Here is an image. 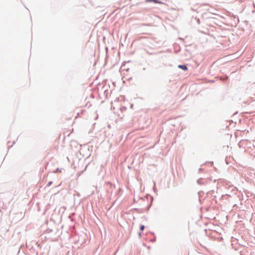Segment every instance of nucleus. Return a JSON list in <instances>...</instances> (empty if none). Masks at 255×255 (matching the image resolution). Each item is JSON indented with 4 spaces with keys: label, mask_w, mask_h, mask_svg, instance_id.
Instances as JSON below:
<instances>
[{
    "label": "nucleus",
    "mask_w": 255,
    "mask_h": 255,
    "mask_svg": "<svg viewBox=\"0 0 255 255\" xmlns=\"http://www.w3.org/2000/svg\"><path fill=\"white\" fill-rule=\"evenodd\" d=\"M107 185L109 186V187L107 189V192L110 194H112L113 192L114 189H115V187L110 182H108Z\"/></svg>",
    "instance_id": "1"
},
{
    "label": "nucleus",
    "mask_w": 255,
    "mask_h": 255,
    "mask_svg": "<svg viewBox=\"0 0 255 255\" xmlns=\"http://www.w3.org/2000/svg\"><path fill=\"white\" fill-rule=\"evenodd\" d=\"M207 195L213 198L216 197V193L214 190H211L207 192Z\"/></svg>",
    "instance_id": "2"
},
{
    "label": "nucleus",
    "mask_w": 255,
    "mask_h": 255,
    "mask_svg": "<svg viewBox=\"0 0 255 255\" xmlns=\"http://www.w3.org/2000/svg\"><path fill=\"white\" fill-rule=\"evenodd\" d=\"M178 68L181 69L184 71L188 70V67L186 65H178Z\"/></svg>",
    "instance_id": "3"
},
{
    "label": "nucleus",
    "mask_w": 255,
    "mask_h": 255,
    "mask_svg": "<svg viewBox=\"0 0 255 255\" xmlns=\"http://www.w3.org/2000/svg\"><path fill=\"white\" fill-rule=\"evenodd\" d=\"M146 2H153L154 3H161L158 0H145Z\"/></svg>",
    "instance_id": "4"
},
{
    "label": "nucleus",
    "mask_w": 255,
    "mask_h": 255,
    "mask_svg": "<svg viewBox=\"0 0 255 255\" xmlns=\"http://www.w3.org/2000/svg\"><path fill=\"white\" fill-rule=\"evenodd\" d=\"M56 230V229H55L54 231H53L52 229L48 228L46 230H45V233L47 234H50L51 233L53 232V231H55Z\"/></svg>",
    "instance_id": "5"
},
{
    "label": "nucleus",
    "mask_w": 255,
    "mask_h": 255,
    "mask_svg": "<svg viewBox=\"0 0 255 255\" xmlns=\"http://www.w3.org/2000/svg\"><path fill=\"white\" fill-rule=\"evenodd\" d=\"M203 179L202 178H199L198 180H197V183L199 185H203L204 184V182H202V181L203 180Z\"/></svg>",
    "instance_id": "6"
},
{
    "label": "nucleus",
    "mask_w": 255,
    "mask_h": 255,
    "mask_svg": "<svg viewBox=\"0 0 255 255\" xmlns=\"http://www.w3.org/2000/svg\"><path fill=\"white\" fill-rule=\"evenodd\" d=\"M201 193H202V191H200V192H198L199 201L200 203H201V204H202V200H201V199L200 198Z\"/></svg>",
    "instance_id": "7"
},
{
    "label": "nucleus",
    "mask_w": 255,
    "mask_h": 255,
    "mask_svg": "<svg viewBox=\"0 0 255 255\" xmlns=\"http://www.w3.org/2000/svg\"><path fill=\"white\" fill-rule=\"evenodd\" d=\"M144 228H145V227H144V225H141L140 226V231H143V230H144Z\"/></svg>",
    "instance_id": "8"
},
{
    "label": "nucleus",
    "mask_w": 255,
    "mask_h": 255,
    "mask_svg": "<svg viewBox=\"0 0 255 255\" xmlns=\"http://www.w3.org/2000/svg\"><path fill=\"white\" fill-rule=\"evenodd\" d=\"M53 183V182L52 181H49L47 184V187H49L50 185H52V184Z\"/></svg>",
    "instance_id": "9"
},
{
    "label": "nucleus",
    "mask_w": 255,
    "mask_h": 255,
    "mask_svg": "<svg viewBox=\"0 0 255 255\" xmlns=\"http://www.w3.org/2000/svg\"><path fill=\"white\" fill-rule=\"evenodd\" d=\"M61 169H59V168H57L56 170H55V172H58L61 171Z\"/></svg>",
    "instance_id": "10"
},
{
    "label": "nucleus",
    "mask_w": 255,
    "mask_h": 255,
    "mask_svg": "<svg viewBox=\"0 0 255 255\" xmlns=\"http://www.w3.org/2000/svg\"><path fill=\"white\" fill-rule=\"evenodd\" d=\"M156 241V238L155 237L153 240H152V242H155Z\"/></svg>",
    "instance_id": "11"
},
{
    "label": "nucleus",
    "mask_w": 255,
    "mask_h": 255,
    "mask_svg": "<svg viewBox=\"0 0 255 255\" xmlns=\"http://www.w3.org/2000/svg\"><path fill=\"white\" fill-rule=\"evenodd\" d=\"M253 6H254V7H255V2H254V3H253Z\"/></svg>",
    "instance_id": "12"
},
{
    "label": "nucleus",
    "mask_w": 255,
    "mask_h": 255,
    "mask_svg": "<svg viewBox=\"0 0 255 255\" xmlns=\"http://www.w3.org/2000/svg\"><path fill=\"white\" fill-rule=\"evenodd\" d=\"M138 235H139V237H140L141 236V233H139Z\"/></svg>",
    "instance_id": "13"
},
{
    "label": "nucleus",
    "mask_w": 255,
    "mask_h": 255,
    "mask_svg": "<svg viewBox=\"0 0 255 255\" xmlns=\"http://www.w3.org/2000/svg\"><path fill=\"white\" fill-rule=\"evenodd\" d=\"M202 170V168H199V171H201Z\"/></svg>",
    "instance_id": "14"
},
{
    "label": "nucleus",
    "mask_w": 255,
    "mask_h": 255,
    "mask_svg": "<svg viewBox=\"0 0 255 255\" xmlns=\"http://www.w3.org/2000/svg\"><path fill=\"white\" fill-rule=\"evenodd\" d=\"M255 12V10H253V11H252V13H254Z\"/></svg>",
    "instance_id": "15"
},
{
    "label": "nucleus",
    "mask_w": 255,
    "mask_h": 255,
    "mask_svg": "<svg viewBox=\"0 0 255 255\" xmlns=\"http://www.w3.org/2000/svg\"><path fill=\"white\" fill-rule=\"evenodd\" d=\"M198 22L199 23V19H198L197 20Z\"/></svg>",
    "instance_id": "16"
},
{
    "label": "nucleus",
    "mask_w": 255,
    "mask_h": 255,
    "mask_svg": "<svg viewBox=\"0 0 255 255\" xmlns=\"http://www.w3.org/2000/svg\"><path fill=\"white\" fill-rule=\"evenodd\" d=\"M254 146H255V144H254Z\"/></svg>",
    "instance_id": "17"
}]
</instances>
